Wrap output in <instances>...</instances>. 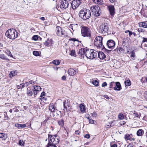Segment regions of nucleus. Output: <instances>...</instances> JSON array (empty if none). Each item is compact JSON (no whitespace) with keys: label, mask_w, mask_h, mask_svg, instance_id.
Masks as SVG:
<instances>
[{"label":"nucleus","mask_w":147,"mask_h":147,"mask_svg":"<svg viewBox=\"0 0 147 147\" xmlns=\"http://www.w3.org/2000/svg\"><path fill=\"white\" fill-rule=\"evenodd\" d=\"M49 142L46 146V147H49L51 145L58 144L59 142V138L57 135H54L48 134Z\"/></svg>","instance_id":"nucleus-1"},{"label":"nucleus","mask_w":147,"mask_h":147,"mask_svg":"<svg viewBox=\"0 0 147 147\" xmlns=\"http://www.w3.org/2000/svg\"><path fill=\"white\" fill-rule=\"evenodd\" d=\"M79 15L81 18L86 20L90 18L91 13L89 9L86 8H83L80 11Z\"/></svg>","instance_id":"nucleus-2"},{"label":"nucleus","mask_w":147,"mask_h":147,"mask_svg":"<svg viewBox=\"0 0 147 147\" xmlns=\"http://www.w3.org/2000/svg\"><path fill=\"white\" fill-rule=\"evenodd\" d=\"M5 35L11 39H14L18 36V33L14 29L8 30L5 33Z\"/></svg>","instance_id":"nucleus-3"},{"label":"nucleus","mask_w":147,"mask_h":147,"mask_svg":"<svg viewBox=\"0 0 147 147\" xmlns=\"http://www.w3.org/2000/svg\"><path fill=\"white\" fill-rule=\"evenodd\" d=\"M103 37L101 36H96L94 40V45L98 48L102 49L105 48L103 45L102 40Z\"/></svg>","instance_id":"nucleus-4"},{"label":"nucleus","mask_w":147,"mask_h":147,"mask_svg":"<svg viewBox=\"0 0 147 147\" xmlns=\"http://www.w3.org/2000/svg\"><path fill=\"white\" fill-rule=\"evenodd\" d=\"M81 33L82 36L84 37L90 38L91 36V32L89 28L85 26H83L81 29Z\"/></svg>","instance_id":"nucleus-5"},{"label":"nucleus","mask_w":147,"mask_h":147,"mask_svg":"<svg viewBox=\"0 0 147 147\" xmlns=\"http://www.w3.org/2000/svg\"><path fill=\"white\" fill-rule=\"evenodd\" d=\"M90 10L95 16L98 17L101 14V10L98 5H93L91 7Z\"/></svg>","instance_id":"nucleus-6"},{"label":"nucleus","mask_w":147,"mask_h":147,"mask_svg":"<svg viewBox=\"0 0 147 147\" xmlns=\"http://www.w3.org/2000/svg\"><path fill=\"white\" fill-rule=\"evenodd\" d=\"M97 55V52L96 51L94 52L93 51V50H90L89 49H88V50L86 51L85 53V56L88 59H93L96 57Z\"/></svg>","instance_id":"nucleus-7"},{"label":"nucleus","mask_w":147,"mask_h":147,"mask_svg":"<svg viewBox=\"0 0 147 147\" xmlns=\"http://www.w3.org/2000/svg\"><path fill=\"white\" fill-rule=\"evenodd\" d=\"M102 33H108L109 29V26L106 23H102L99 27Z\"/></svg>","instance_id":"nucleus-8"},{"label":"nucleus","mask_w":147,"mask_h":147,"mask_svg":"<svg viewBox=\"0 0 147 147\" xmlns=\"http://www.w3.org/2000/svg\"><path fill=\"white\" fill-rule=\"evenodd\" d=\"M70 103L69 100L67 99L63 102V105L64 107L63 110L64 111L68 112L71 109V108L70 105Z\"/></svg>","instance_id":"nucleus-9"},{"label":"nucleus","mask_w":147,"mask_h":147,"mask_svg":"<svg viewBox=\"0 0 147 147\" xmlns=\"http://www.w3.org/2000/svg\"><path fill=\"white\" fill-rule=\"evenodd\" d=\"M57 35L59 36H65V32L62 28L60 26H57L56 28Z\"/></svg>","instance_id":"nucleus-10"},{"label":"nucleus","mask_w":147,"mask_h":147,"mask_svg":"<svg viewBox=\"0 0 147 147\" xmlns=\"http://www.w3.org/2000/svg\"><path fill=\"white\" fill-rule=\"evenodd\" d=\"M115 45V42L112 40H108L107 43V45L108 48L111 50L114 48Z\"/></svg>","instance_id":"nucleus-11"},{"label":"nucleus","mask_w":147,"mask_h":147,"mask_svg":"<svg viewBox=\"0 0 147 147\" xmlns=\"http://www.w3.org/2000/svg\"><path fill=\"white\" fill-rule=\"evenodd\" d=\"M110 15L113 16L115 13V10L114 6L112 5H110L107 6Z\"/></svg>","instance_id":"nucleus-12"},{"label":"nucleus","mask_w":147,"mask_h":147,"mask_svg":"<svg viewBox=\"0 0 147 147\" xmlns=\"http://www.w3.org/2000/svg\"><path fill=\"white\" fill-rule=\"evenodd\" d=\"M69 5V3L68 1L65 0L61 1L60 4V7L62 9H65L67 8Z\"/></svg>","instance_id":"nucleus-13"},{"label":"nucleus","mask_w":147,"mask_h":147,"mask_svg":"<svg viewBox=\"0 0 147 147\" xmlns=\"http://www.w3.org/2000/svg\"><path fill=\"white\" fill-rule=\"evenodd\" d=\"M80 4V0H73L71 3L72 9H74L78 7Z\"/></svg>","instance_id":"nucleus-14"},{"label":"nucleus","mask_w":147,"mask_h":147,"mask_svg":"<svg viewBox=\"0 0 147 147\" xmlns=\"http://www.w3.org/2000/svg\"><path fill=\"white\" fill-rule=\"evenodd\" d=\"M86 48H81L80 49L78 54L81 58H83L84 57V55L85 56V53L86 51L88 50Z\"/></svg>","instance_id":"nucleus-15"},{"label":"nucleus","mask_w":147,"mask_h":147,"mask_svg":"<svg viewBox=\"0 0 147 147\" xmlns=\"http://www.w3.org/2000/svg\"><path fill=\"white\" fill-rule=\"evenodd\" d=\"M78 72V70L77 69L70 68L68 70V73L70 76H73L75 75Z\"/></svg>","instance_id":"nucleus-16"},{"label":"nucleus","mask_w":147,"mask_h":147,"mask_svg":"<svg viewBox=\"0 0 147 147\" xmlns=\"http://www.w3.org/2000/svg\"><path fill=\"white\" fill-rule=\"evenodd\" d=\"M53 40L52 39L48 38L47 40H46L44 44L46 46L48 47L52 46L53 44Z\"/></svg>","instance_id":"nucleus-17"},{"label":"nucleus","mask_w":147,"mask_h":147,"mask_svg":"<svg viewBox=\"0 0 147 147\" xmlns=\"http://www.w3.org/2000/svg\"><path fill=\"white\" fill-rule=\"evenodd\" d=\"M115 86L114 87V90H120L121 89L120 83L119 82H116L115 83Z\"/></svg>","instance_id":"nucleus-18"},{"label":"nucleus","mask_w":147,"mask_h":147,"mask_svg":"<svg viewBox=\"0 0 147 147\" xmlns=\"http://www.w3.org/2000/svg\"><path fill=\"white\" fill-rule=\"evenodd\" d=\"M98 57L100 59H104L106 57V55L102 51L98 53Z\"/></svg>","instance_id":"nucleus-19"},{"label":"nucleus","mask_w":147,"mask_h":147,"mask_svg":"<svg viewBox=\"0 0 147 147\" xmlns=\"http://www.w3.org/2000/svg\"><path fill=\"white\" fill-rule=\"evenodd\" d=\"M56 107L53 104H50L49 107V109L51 112H54Z\"/></svg>","instance_id":"nucleus-20"},{"label":"nucleus","mask_w":147,"mask_h":147,"mask_svg":"<svg viewBox=\"0 0 147 147\" xmlns=\"http://www.w3.org/2000/svg\"><path fill=\"white\" fill-rule=\"evenodd\" d=\"M139 26L140 27H142L144 28H147V23L142 22L139 23Z\"/></svg>","instance_id":"nucleus-21"},{"label":"nucleus","mask_w":147,"mask_h":147,"mask_svg":"<svg viewBox=\"0 0 147 147\" xmlns=\"http://www.w3.org/2000/svg\"><path fill=\"white\" fill-rule=\"evenodd\" d=\"M15 126L18 128H23L26 127V125L25 124L17 123L15 124Z\"/></svg>","instance_id":"nucleus-22"},{"label":"nucleus","mask_w":147,"mask_h":147,"mask_svg":"<svg viewBox=\"0 0 147 147\" xmlns=\"http://www.w3.org/2000/svg\"><path fill=\"white\" fill-rule=\"evenodd\" d=\"M17 72L16 71H13L10 72L9 74V76L10 78H12L15 76L17 74Z\"/></svg>","instance_id":"nucleus-23"},{"label":"nucleus","mask_w":147,"mask_h":147,"mask_svg":"<svg viewBox=\"0 0 147 147\" xmlns=\"http://www.w3.org/2000/svg\"><path fill=\"white\" fill-rule=\"evenodd\" d=\"M144 133L143 130L142 129H140L138 130L137 132V134L138 136H142V135Z\"/></svg>","instance_id":"nucleus-24"},{"label":"nucleus","mask_w":147,"mask_h":147,"mask_svg":"<svg viewBox=\"0 0 147 147\" xmlns=\"http://www.w3.org/2000/svg\"><path fill=\"white\" fill-rule=\"evenodd\" d=\"M0 138H1L3 140H5L7 138V135H5L3 133H0Z\"/></svg>","instance_id":"nucleus-25"},{"label":"nucleus","mask_w":147,"mask_h":147,"mask_svg":"<svg viewBox=\"0 0 147 147\" xmlns=\"http://www.w3.org/2000/svg\"><path fill=\"white\" fill-rule=\"evenodd\" d=\"M132 136V134H126L125 135V140H130L131 139V136Z\"/></svg>","instance_id":"nucleus-26"},{"label":"nucleus","mask_w":147,"mask_h":147,"mask_svg":"<svg viewBox=\"0 0 147 147\" xmlns=\"http://www.w3.org/2000/svg\"><path fill=\"white\" fill-rule=\"evenodd\" d=\"M133 114L136 117H138L139 118H140V117L141 115V114L140 113H138L135 111H134Z\"/></svg>","instance_id":"nucleus-27"},{"label":"nucleus","mask_w":147,"mask_h":147,"mask_svg":"<svg viewBox=\"0 0 147 147\" xmlns=\"http://www.w3.org/2000/svg\"><path fill=\"white\" fill-rule=\"evenodd\" d=\"M58 123L61 127H63L64 125V121L63 119H61L58 121Z\"/></svg>","instance_id":"nucleus-28"},{"label":"nucleus","mask_w":147,"mask_h":147,"mask_svg":"<svg viewBox=\"0 0 147 147\" xmlns=\"http://www.w3.org/2000/svg\"><path fill=\"white\" fill-rule=\"evenodd\" d=\"M81 111L82 112H84L86 110L85 107L82 105H81L80 106Z\"/></svg>","instance_id":"nucleus-29"},{"label":"nucleus","mask_w":147,"mask_h":147,"mask_svg":"<svg viewBox=\"0 0 147 147\" xmlns=\"http://www.w3.org/2000/svg\"><path fill=\"white\" fill-rule=\"evenodd\" d=\"M125 84L126 86H129L131 85V82L129 80H127L125 82Z\"/></svg>","instance_id":"nucleus-30"},{"label":"nucleus","mask_w":147,"mask_h":147,"mask_svg":"<svg viewBox=\"0 0 147 147\" xmlns=\"http://www.w3.org/2000/svg\"><path fill=\"white\" fill-rule=\"evenodd\" d=\"M34 90L38 91H40L41 89L40 87L39 86H34Z\"/></svg>","instance_id":"nucleus-31"},{"label":"nucleus","mask_w":147,"mask_h":147,"mask_svg":"<svg viewBox=\"0 0 147 147\" xmlns=\"http://www.w3.org/2000/svg\"><path fill=\"white\" fill-rule=\"evenodd\" d=\"M93 2L99 4H102V0H93Z\"/></svg>","instance_id":"nucleus-32"},{"label":"nucleus","mask_w":147,"mask_h":147,"mask_svg":"<svg viewBox=\"0 0 147 147\" xmlns=\"http://www.w3.org/2000/svg\"><path fill=\"white\" fill-rule=\"evenodd\" d=\"M131 53V57L132 59L133 60H135V57L136 56L134 52V51H133L130 52Z\"/></svg>","instance_id":"nucleus-33"},{"label":"nucleus","mask_w":147,"mask_h":147,"mask_svg":"<svg viewBox=\"0 0 147 147\" xmlns=\"http://www.w3.org/2000/svg\"><path fill=\"white\" fill-rule=\"evenodd\" d=\"M52 63L55 65H58L59 64L60 62L59 60L56 59L53 60V61Z\"/></svg>","instance_id":"nucleus-34"},{"label":"nucleus","mask_w":147,"mask_h":147,"mask_svg":"<svg viewBox=\"0 0 147 147\" xmlns=\"http://www.w3.org/2000/svg\"><path fill=\"white\" fill-rule=\"evenodd\" d=\"M25 87V84H21L20 85H17V88L18 89H19L20 88H22Z\"/></svg>","instance_id":"nucleus-35"},{"label":"nucleus","mask_w":147,"mask_h":147,"mask_svg":"<svg viewBox=\"0 0 147 147\" xmlns=\"http://www.w3.org/2000/svg\"><path fill=\"white\" fill-rule=\"evenodd\" d=\"M118 117L119 119L122 120L124 118V116L122 113H120L118 115Z\"/></svg>","instance_id":"nucleus-36"},{"label":"nucleus","mask_w":147,"mask_h":147,"mask_svg":"<svg viewBox=\"0 0 147 147\" xmlns=\"http://www.w3.org/2000/svg\"><path fill=\"white\" fill-rule=\"evenodd\" d=\"M5 53L7 55H8V56H9L11 57H13L11 52H10V51H9V50H7L6 51Z\"/></svg>","instance_id":"nucleus-37"},{"label":"nucleus","mask_w":147,"mask_h":147,"mask_svg":"<svg viewBox=\"0 0 147 147\" xmlns=\"http://www.w3.org/2000/svg\"><path fill=\"white\" fill-rule=\"evenodd\" d=\"M35 82L34 81H33L32 80H31L29 82H26V84L27 85V86L29 85L30 84H34L35 83Z\"/></svg>","instance_id":"nucleus-38"},{"label":"nucleus","mask_w":147,"mask_h":147,"mask_svg":"<svg viewBox=\"0 0 147 147\" xmlns=\"http://www.w3.org/2000/svg\"><path fill=\"white\" fill-rule=\"evenodd\" d=\"M0 58L3 60H6L7 58L6 56L4 55V54H0Z\"/></svg>","instance_id":"nucleus-39"},{"label":"nucleus","mask_w":147,"mask_h":147,"mask_svg":"<svg viewBox=\"0 0 147 147\" xmlns=\"http://www.w3.org/2000/svg\"><path fill=\"white\" fill-rule=\"evenodd\" d=\"M33 55L36 56L39 55V53L38 51H34L33 52Z\"/></svg>","instance_id":"nucleus-40"},{"label":"nucleus","mask_w":147,"mask_h":147,"mask_svg":"<svg viewBox=\"0 0 147 147\" xmlns=\"http://www.w3.org/2000/svg\"><path fill=\"white\" fill-rule=\"evenodd\" d=\"M92 84L95 86H97L98 85L99 82L96 80H94L92 81Z\"/></svg>","instance_id":"nucleus-41"},{"label":"nucleus","mask_w":147,"mask_h":147,"mask_svg":"<svg viewBox=\"0 0 147 147\" xmlns=\"http://www.w3.org/2000/svg\"><path fill=\"white\" fill-rule=\"evenodd\" d=\"M19 144L21 146H23L24 144V142L23 141V140H20L19 142Z\"/></svg>","instance_id":"nucleus-42"},{"label":"nucleus","mask_w":147,"mask_h":147,"mask_svg":"<svg viewBox=\"0 0 147 147\" xmlns=\"http://www.w3.org/2000/svg\"><path fill=\"white\" fill-rule=\"evenodd\" d=\"M27 94L28 95V96H31L33 94V92H32L30 90H28L27 92Z\"/></svg>","instance_id":"nucleus-43"},{"label":"nucleus","mask_w":147,"mask_h":147,"mask_svg":"<svg viewBox=\"0 0 147 147\" xmlns=\"http://www.w3.org/2000/svg\"><path fill=\"white\" fill-rule=\"evenodd\" d=\"M115 82H111L110 84V86L109 87V88H113V86L115 85Z\"/></svg>","instance_id":"nucleus-44"},{"label":"nucleus","mask_w":147,"mask_h":147,"mask_svg":"<svg viewBox=\"0 0 147 147\" xmlns=\"http://www.w3.org/2000/svg\"><path fill=\"white\" fill-rule=\"evenodd\" d=\"M127 32H129L128 34H129V36H131V35L133 34V32H132L131 31H130L129 30H126L125 31V33H127Z\"/></svg>","instance_id":"nucleus-45"},{"label":"nucleus","mask_w":147,"mask_h":147,"mask_svg":"<svg viewBox=\"0 0 147 147\" xmlns=\"http://www.w3.org/2000/svg\"><path fill=\"white\" fill-rule=\"evenodd\" d=\"M69 41H73L74 42L77 41L78 42H81V41H79L78 39H76L75 38H70L69 39Z\"/></svg>","instance_id":"nucleus-46"},{"label":"nucleus","mask_w":147,"mask_h":147,"mask_svg":"<svg viewBox=\"0 0 147 147\" xmlns=\"http://www.w3.org/2000/svg\"><path fill=\"white\" fill-rule=\"evenodd\" d=\"M38 38V35H35L33 36L32 37V38L33 40H37Z\"/></svg>","instance_id":"nucleus-47"},{"label":"nucleus","mask_w":147,"mask_h":147,"mask_svg":"<svg viewBox=\"0 0 147 147\" xmlns=\"http://www.w3.org/2000/svg\"><path fill=\"white\" fill-rule=\"evenodd\" d=\"M70 55L72 56H74L75 55V51L74 50H71V51Z\"/></svg>","instance_id":"nucleus-48"},{"label":"nucleus","mask_w":147,"mask_h":147,"mask_svg":"<svg viewBox=\"0 0 147 147\" xmlns=\"http://www.w3.org/2000/svg\"><path fill=\"white\" fill-rule=\"evenodd\" d=\"M147 42V38H145L144 37L143 38V40L142 42V44L144 42Z\"/></svg>","instance_id":"nucleus-49"},{"label":"nucleus","mask_w":147,"mask_h":147,"mask_svg":"<svg viewBox=\"0 0 147 147\" xmlns=\"http://www.w3.org/2000/svg\"><path fill=\"white\" fill-rule=\"evenodd\" d=\"M33 91L34 92V95H36L37 94L39 91H36L35 90H33Z\"/></svg>","instance_id":"nucleus-50"},{"label":"nucleus","mask_w":147,"mask_h":147,"mask_svg":"<svg viewBox=\"0 0 147 147\" xmlns=\"http://www.w3.org/2000/svg\"><path fill=\"white\" fill-rule=\"evenodd\" d=\"M84 137L88 139L90 138V136L89 134H86L84 136Z\"/></svg>","instance_id":"nucleus-51"},{"label":"nucleus","mask_w":147,"mask_h":147,"mask_svg":"<svg viewBox=\"0 0 147 147\" xmlns=\"http://www.w3.org/2000/svg\"><path fill=\"white\" fill-rule=\"evenodd\" d=\"M107 84L105 82H104L102 84V86L103 87L107 86Z\"/></svg>","instance_id":"nucleus-52"},{"label":"nucleus","mask_w":147,"mask_h":147,"mask_svg":"<svg viewBox=\"0 0 147 147\" xmlns=\"http://www.w3.org/2000/svg\"><path fill=\"white\" fill-rule=\"evenodd\" d=\"M123 49L119 47L117 49V51H119L120 52H121L122 51Z\"/></svg>","instance_id":"nucleus-53"},{"label":"nucleus","mask_w":147,"mask_h":147,"mask_svg":"<svg viewBox=\"0 0 147 147\" xmlns=\"http://www.w3.org/2000/svg\"><path fill=\"white\" fill-rule=\"evenodd\" d=\"M45 93L44 92H43L41 94L40 97H42L44 96H45Z\"/></svg>","instance_id":"nucleus-54"},{"label":"nucleus","mask_w":147,"mask_h":147,"mask_svg":"<svg viewBox=\"0 0 147 147\" xmlns=\"http://www.w3.org/2000/svg\"><path fill=\"white\" fill-rule=\"evenodd\" d=\"M143 119L147 121V115H145L143 117Z\"/></svg>","instance_id":"nucleus-55"},{"label":"nucleus","mask_w":147,"mask_h":147,"mask_svg":"<svg viewBox=\"0 0 147 147\" xmlns=\"http://www.w3.org/2000/svg\"><path fill=\"white\" fill-rule=\"evenodd\" d=\"M144 96L145 98L147 99V91H145L144 92Z\"/></svg>","instance_id":"nucleus-56"},{"label":"nucleus","mask_w":147,"mask_h":147,"mask_svg":"<svg viewBox=\"0 0 147 147\" xmlns=\"http://www.w3.org/2000/svg\"><path fill=\"white\" fill-rule=\"evenodd\" d=\"M104 98H106V99H107L108 100H109V98L108 97V95H104Z\"/></svg>","instance_id":"nucleus-57"},{"label":"nucleus","mask_w":147,"mask_h":147,"mask_svg":"<svg viewBox=\"0 0 147 147\" xmlns=\"http://www.w3.org/2000/svg\"><path fill=\"white\" fill-rule=\"evenodd\" d=\"M62 80H66V77L65 76H63L62 77Z\"/></svg>","instance_id":"nucleus-58"},{"label":"nucleus","mask_w":147,"mask_h":147,"mask_svg":"<svg viewBox=\"0 0 147 147\" xmlns=\"http://www.w3.org/2000/svg\"><path fill=\"white\" fill-rule=\"evenodd\" d=\"M89 121L90 123H93L94 122V121L91 119L89 120Z\"/></svg>","instance_id":"nucleus-59"},{"label":"nucleus","mask_w":147,"mask_h":147,"mask_svg":"<svg viewBox=\"0 0 147 147\" xmlns=\"http://www.w3.org/2000/svg\"><path fill=\"white\" fill-rule=\"evenodd\" d=\"M128 147H133V144L131 143H129L128 145Z\"/></svg>","instance_id":"nucleus-60"},{"label":"nucleus","mask_w":147,"mask_h":147,"mask_svg":"<svg viewBox=\"0 0 147 147\" xmlns=\"http://www.w3.org/2000/svg\"><path fill=\"white\" fill-rule=\"evenodd\" d=\"M80 133V132L78 130L76 131H75V134H76L79 135V134Z\"/></svg>","instance_id":"nucleus-61"},{"label":"nucleus","mask_w":147,"mask_h":147,"mask_svg":"<svg viewBox=\"0 0 147 147\" xmlns=\"http://www.w3.org/2000/svg\"><path fill=\"white\" fill-rule=\"evenodd\" d=\"M111 147H117V145L116 144H114L111 145Z\"/></svg>","instance_id":"nucleus-62"},{"label":"nucleus","mask_w":147,"mask_h":147,"mask_svg":"<svg viewBox=\"0 0 147 147\" xmlns=\"http://www.w3.org/2000/svg\"><path fill=\"white\" fill-rule=\"evenodd\" d=\"M40 19L44 21L45 20V18L44 17H42L40 18Z\"/></svg>","instance_id":"nucleus-63"},{"label":"nucleus","mask_w":147,"mask_h":147,"mask_svg":"<svg viewBox=\"0 0 147 147\" xmlns=\"http://www.w3.org/2000/svg\"><path fill=\"white\" fill-rule=\"evenodd\" d=\"M116 0H109L111 3H113Z\"/></svg>","instance_id":"nucleus-64"}]
</instances>
